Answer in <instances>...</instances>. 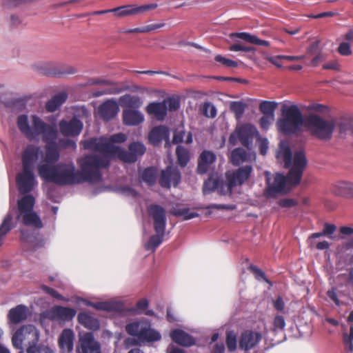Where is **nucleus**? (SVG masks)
Masks as SVG:
<instances>
[{"label":"nucleus","mask_w":353,"mask_h":353,"mask_svg":"<svg viewBox=\"0 0 353 353\" xmlns=\"http://www.w3.org/2000/svg\"><path fill=\"white\" fill-rule=\"evenodd\" d=\"M17 123L20 132L29 141H37L41 136L43 141L47 144L45 154L37 166L38 174L43 181L59 185L101 181V170L108 168L107 158H99L97 154L85 155L77 160L80 171L76 170L73 163L55 165L60 157L58 148L54 145L57 139L56 127L44 122L36 114L30 117V121L28 115L21 114L17 117Z\"/></svg>","instance_id":"f257e3e1"},{"label":"nucleus","mask_w":353,"mask_h":353,"mask_svg":"<svg viewBox=\"0 0 353 353\" xmlns=\"http://www.w3.org/2000/svg\"><path fill=\"white\" fill-rule=\"evenodd\" d=\"M126 135L123 133L113 134L110 138L100 137L92 138L83 141V147L85 149L98 152L99 158H107L108 165L110 158H118L122 161L132 163L142 156L145 152V145L139 142H134L129 145V151L121 149L117 145L125 141Z\"/></svg>","instance_id":"f03ea898"},{"label":"nucleus","mask_w":353,"mask_h":353,"mask_svg":"<svg viewBox=\"0 0 353 353\" xmlns=\"http://www.w3.org/2000/svg\"><path fill=\"white\" fill-rule=\"evenodd\" d=\"M125 331L134 337L132 345H139L159 341L161 339L160 332L152 328L149 321H139L130 323L125 326Z\"/></svg>","instance_id":"7ed1b4c3"},{"label":"nucleus","mask_w":353,"mask_h":353,"mask_svg":"<svg viewBox=\"0 0 353 353\" xmlns=\"http://www.w3.org/2000/svg\"><path fill=\"white\" fill-rule=\"evenodd\" d=\"M302 113L296 105L283 106L282 117L276 123L278 130L285 135L297 133L303 125Z\"/></svg>","instance_id":"20e7f679"},{"label":"nucleus","mask_w":353,"mask_h":353,"mask_svg":"<svg viewBox=\"0 0 353 353\" xmlns=\"http://www.w3.org/2000/svg\"><path fill=\"white\" fill-rule=\"evenodd\" d=\"M34 198L32 196H24L18 201L17 219L25 225L35 229L43 228L39 216L34 211Z\"/></svg>","instance_id":"39448f33"},{"label":"nucleus","mask_w":353,"mask_h":353,"mask_svg":"<svg viewBox=\"0 0 353 353\" xmlns=\"http://www.w3.org/2000/svg\"><path fill=\"white\" fill-rule=\"evenodd\" d=\"M305 124L312 135L317 139L322 141H329L332 139L335 128L333 119L327 121L317 114H311L306 117Z\"/></svg>","instance_id":"423d86ee"},{"label":"nucleus","mask_w":353,"mask_h":353,"mask_svg":"<svg viewBox=\"0 0 353 353\" xmlns=\"http://www.w3.org/2000/svg\"><path fill=\"white\" fill-rule=\"evenodd\" d=\"M39 341V332L33 325H23L17 329L12 336L14 347L19 350V353H24L23 346H34Z\"/></svg>","instance_id":"0eeeda50"},{"label":"nucleus","mask_w":353,"mask_h":353,"mask_svg":"<svg viewBox=\"0 0 353 353\" xmlns=\"http://www.w3.org/2000/svg\"><path fill=\"white\" fill-rule=\"evenodd\" d=\"M307 161L303 150H299L294 152L293 163L285 176L288 183L292 186L298 185L301 181L303 171L305 170Z\"/></svg>","instance_id":"6e6552de"},{"label":"nucleus","mask_w":353,"mask_h":353,"mask_svg":"<svg viewBox=\"0 0 353 353\" xmlns=\"http://www.w3.org/2000/svg\"><path fill=\"white\" fill-rule=\"evenodd\" d=\"M253 168L251 165L239 167L236 170L225 172L226 185L230 194L234 188L241 186L248 181L252 176Z\"/></svg>","instance_id":"1a4fd4ad"},{"label":"nucleus","mask_w":353,"mask_h":353,"mask_svg":"<svg viewBox=\"0 0 353 353\" xmlns=\"http://www.w3.org/2000/svg\"><path fill=\"white\" fill-rule=\"evenodd\" d=\"M77 314L72 307L55 305L41 314L42 319H49L59 323H65L72 320Z\"/></svg>","instance_id":"9d476101"},{"label":"nucleus","mask_w":353,"mask_h":353,"mask_svg":"<svg viewBox=\"0 0 353 353\" xmlns=\"http://www.w3.org/2000/svg\"><path fill=\"white\" fill-rule=\"evenodd\" d=\"M45 154L38 145L30 144L24 149L22 157V167L26 169L34 170L36 163L41 161L42 157Z\"/></svg>","instance_id":"9b49d317"},{"label":"nucleus","mask_w":353,"mask_h":353,"mask_svg":"<svg viewBox=\"0 0 353 353\" xmlns=\"http://www.w3.org/2000/svg\"><path fill=\"white\" fill-rule=\"evenodd\" d=\"M16 181L20 193L25 194L31 192L38 184L34 170L23 168L19 173Z\"/></svg>","instance_id":"f8f14e48"},{"label":"nucleus","mask_w":353,"mask_h":353,"mask_svg":"<svg viewBox=\"0 0 353 353\" xmlns=\"http://www.w3.org/2000/svg\"><path fill=\"white\" fill-rule=\"evenodd\" d=\"M148 212L149 216L153 220L155 232L159 233L165 232L166 226L165 210L161 205L152 204L148 207Z\"/></svg>","instance_id":"ddd939ff"},{"label":"nucleus","mask_w":353,"mask_h":353,"mask_svg":"<svg viewBox=\"0 0 353 353\" xmlns=\"http://www.w3.org/2000/svg\"><path fill=\"white\" fill-rule=\"evenodd\" d=\"M262 340L261 333L252 330H244L239 339V348L244 351L254 349Z\"/></svg>","instance_id":"4468645a"},{"label":"nucleus","mask_w":353,"mask_h":353,"mask_svg":"<svg viewBox=\"0 0 353 353\" xmlns=\"http://www.w3.org/2000/svg\"><path fill=\"white\" fill-rule=\"evenodd\" d=\"M235 134L241 143L248 149L251 148L254 138L259 135L256 127L248 123L236 128Z\"/></svg>","instance_id":"2eb2a0df"},{"label":"nucleus","mask_w":353,"mask_h":353,"mask_svg":"<svg viewBox=\"0 0 353 353\" xmlns=\"http://www.w3.org/2000/svg\"><path fill=\"white\" fill-rule=\"evenodd\" d=\"M77 353H101L100 344L94 340L92 333L84 334L79 339Z\"/></svg>","instance_id":"dca6fc26"},{"label":"nucleus","mask_w":353,"mask_h":353,"mask_svg":"<svg viewBox=\"0 0 353 353\" xmlns=\"http://www.w3.org/2000/svg\"><path fill=\"white\" fill-rule=\"evenodd\" d=\"M268 188L265 191V195L268 198L275 197L279 193L284 191L288 180L283 174L276 173L274 177V181L270 183L269 179H268Z\"/></svg>","instance_id":"f3484780"},{"label":"nucleus","mask_w":353,"mask_h":353,"mask_svg":"<svg viewBox=\"0 0 353 353\" xmlns=\"http://www.w3.org/2000/svg\"><path fill=\"white\" fill-rule=\"evenodd\" d=\"M157 8V3L146 4L141 6L135 7L132 5L124 6L112 9V12L117 17H123L128 15H134L138 13H142Z\"/></svg>","instance_id":"a211bd4d"},{"label":"nucleus","mask_w":353,"mask_h":353,"mask_svg":"<svg viewBox=\"0 0 353 353\" xmlns=\"http://www.w3.org/2000/svg\"><path fill=\"white\" fill-rule=\"evenodd\" d=\"M59 128L61 133L65 137H74L79 135L83 128L82 122L73 118L71 120H62L59 122Z\"/></svg>","instance_id":"6ab92c4d"},{"label":"nucleus","mask_w":353,"mask_h":353,"mask_svg":"<svg viewBox=\"0 0 353 353\" xmlns=\"http://www.w3.org/2000/svg\"><path fill=\"white\" fill-rule=\"evenodd\" d=\"M181 180V173L177 168L168 166L162 171L159 183L162 187L169 188L172 185L176 186Z\"/></svg>","instance_id":"aec40b11"},{"label":"nucleus","mask_w":353,"mask_h":353,"mask_svg":"<svg viewBox=\"0 0 353 353\" xmlns=\"http://www.w3.org/2000/svg\"><path fill=\"white\" fill-rule=\"evenodd\" d=\"M88 305L92 306L99 310L108 312H121L125 310V303L122 300L114 299L108 301L96 303L88 302Z\"/></svg>","instance_id":"412c9836"},{"label":"nucleus","mask_w":353,"mask_h":353,"mask_svg":"<svg viewBox=\"0 0 353 353\" xmlns=\"http://www.w3.org/2000/svg\"><path fill=\"white\" fill-rule=\"evenodd\" d=\"M74 333L70 328L64 329L58 339V344L62 353H71L74 349Z\"/></svg>","instance_id":"4be33fe9"},{"label":"nucleus","mask_w":353,"mask_h":353,"mask_svg":"<svg viewBox=\"0 0 353 353\" xmlns=\"http://www.w3.org/2000/svg\"><path fill=\"white\" fill-rule=\"evenodd\" d=\"M28 315V307L24 305H18L9 310L8 319L10 323L17 325L26 321Z\"/></svg>","instance_id":"5701e85b"},{"label":"nucleus","mask_w":353,"mask_h":353,"mask_svg":"<svg viewBox=\"0 0 353 353\" xmlns=\"http://www.w3.org/2000/svg\"><path fill=\"white\" fill-rule=\"evenodd\" d=\"M119 111V107L117 101L108 100L103 103L99 108V112L104 120H110L114 117Z\"/></svg>","instance_id":"b1692460"},{"label":"nucleus","mask_w":353,"mask_h":353,"mask_svg":"<svg viewBox=\"0 0 353 353\" xmlns=\"http://www.w3.org/2000/svg\"><path fill=\"white\" fill-rule=\"evenodd\" d=\"M215 160L216 155L212 152L208 150L203 151L199 159L197 166L198 173L201 174L206 173Z\"/></svg>","instance_id":"393cba45"},{"label":"nucleus","mask_w":353,"mask_h":353,"mask_svg":"<svg viewBox=\"0 0 353 353\" xmlns=\"http://www.w3.org/2000/svg\"><path fill=\"white\" fill-rule=\"evenodd\" d=\"M148 114L153 115L157 119L162 121L167 115V107L164 101L152 102L146 107Z\"/></svg>","instance_id":"a878e982"},{"label":"nucleus","mask_w":353,"mask_h":353,"mask_svg":"<svg viewBox=\"0 0 353 353\" xmlns=\"http://www.w3.org/2000/svg\"><path fill=\"white\" fill-rule=\"evenodd\" d=\"M123 123L128 125H138L144 121L143 114L137 110H125L123 112Z\"/></svg>","instance_id":"bb28decb"},{"label":"nucleus","mask_w":353,"mask_h":353,"mask_svg":"<svg viewBox=\"0 0 353 353\" xmlns=\"http://www.w3.org/2000/svg\"><path fill=\"white\" fill-rule=\"evenodd\" d=\"M150 142L156 145L163 140H168L169 131L168 129L163 125L154 127L149 134Z\"/></svg>","instance_id":"cd10ccee"},{"label":"nucleus","mask_w":353,"mask_h":353,"mask_svg":"<svg viewBox=\"0 0 353 353\" xmlns=\"http://www.w3.org/2000/svg\"><path fill=\"white\" fill-rule=\"evenodd\" d=\"M170 337L174 342L182 346L190 347L194 344V339L181 330L176 329L171 332Z\"/></svg>","instance_id":"c85d7f7f"},{"label":"nucleus","mask_w":353,"mask_h":353,"mask_svg":"<svg viewBox=\"0 0 353 353\" xmlns=\"http://www.w3.org/2000/svg\"><path fill=\"white\" fill-rule=\"evenodd\" d=\"M332 192L337 196L353 198V183L348 181H339L333 185Z\"/></svg>","instance_id":"c756f323"},{"label":"nucleus","mask_w":353,"mask_h":353,"mask_svg":"<svg viewBox=\"0 0 353 353\" xmlns=\"http://www.w3.org/2000/svg\"><path fill=\"white\" fill-rule=\"evenodd\" d=\"M230 37H237L243 39V41L248 43L255 44L257 46L269 47L270 45L268 41L260 39L256 36L245 32L232 33L230 34Z\"/></svg>","instance_id":"7c9ffc66"},{"label":"nucleus","mask_w":353,"mask_h":353,"mask_svg":"<svg viewBox=\"0 0 353 353\" xmlns=\"http://www.w3.org/2000/svg\"><path fill=\"white\" fill-rule=\"evenodd\" d=\"M79 323L83 327L92 330H97L99 328V321L85 312H80L77 316Z\"/></svg>","instance_id":"2f4dec72"},{"label":"nucleus","mask_w":353,"mask_h":353,"mask_svg":"<svg viewBox=\"0 0 353 353\" xmlns=\"http://www.w3.org/2000/svg\"><path fill=\"white\" fill-rule=\"evenodd\" d=\"M221 176L218 174H211L204 183L203 192L204 194H210L215 190H219Z\"/></svg>","instance_id":"473e14b6"},{"label":"nucleus","mask_w":353,"mask_h":353,"mask_svg":"<svg viewBox=\"0 0 353 353\" xmlns=\"http://www.w3.org/2000/svg\"><path fill=\"white\" fill-rule=\"evenodd\" d=\"M119 101L121 106L132 108H138L143 103V101L139 97L129 94L121 96Z\"/></svg>","instance_id":"72a5a7b5"},{"label":"nucleus","mask_w":353,"mask_h":353,"mask_svg":"<svg viewBox=\"0 0 353 353\" xmlns=\"http://www.w3.org/2000/svg\"><path fill=\"white\" fill-rule=\"evenodd\" d=\"M14 209H10L5 216L0 225V246L2 245L3 239L13 227L12 216Z\"/></svg>","instance_id":"f704fd0d"},{"label":"nucleus","mask_w":353,"mask_h":353,"mask_svg":"<svg viewBox=\"0 0 353 353\" xmlns=\"http://www.w3.org/2000/svg\"><path fill=\"white\" fill-rule=\"evenodd\" d=\"M67 94L61 92L54 96L46 103V109L49 112H54L57 110L67 99Z\"/></svg>","instance_id":"c9c22d12"},{"label":"nucleus","mask_w":353,"mask_h":353,"mask_svg":"<svg viewBox=\"0 0 353 353\" xmlns=\"http://www.w3.org/2000/svg\"><path fill=\"white\" fill-rule=\"evenodd\" d=\"M247 160L246 151L241 148L234 149L231 152V163L235 166H239Z\"/></svg>","instance_id":"e433bc0d"},{"label":"nucleus","mask_w":353,"mask_h":353,"mask_svg":"<svg viewBox=\"0 0 353 353\" xmlns=\"http://www.w3.org/2000/svg\"><path fill=\"white\" fill-rule=\"evenodd\" d=\"M21 232L23 240L30 242L34 247L37 248L43 245V240L38 234L37 235H35L34 233L30 234L28 230H22Z\"/></svg>","instance_id":"4c0bfd02"},{"label":"nucleus","mask_w":353,"mask_h":353,"mask_svg":"<svg viewBox=\"0 0 353 353\" xmlns=\"http://www.w3.org/2000/svg\"><path fill=\"white\" fill-rule=\"evenodd\" d=\"M165 232L162 233L156 232L155 235H152L149 241L145 243V248L148 250L154 251L163 242Z\"/></svg>","instance_id":"58836bf2"},{"label":"nucleus","mask_w":353,"mask_h":353,"mask_svg":"<svg viewBox=\"0 0 353 353\" xmlns=\"http://www.w3.org/2000/svg\"><path fill=\"white\" fill-rule=\"evenodd\" d=\"M178 163L181 167H185L190 161L189 151L181 145H179L176 150Z\"/></svg>","instance_id":"ea45409f"},{"label":"nucleus","mask_w":353,"mask_h":353,"mask_svg":"<svg viewBox=\"0 0 353 353\" xmlns=\"http://www.w3.org/2000/svg\"><path fill=\"white\" fill-rule=\"evenodd\" d=\"M157 172L154 168H148L141 174V181L145 182L149 185L154 184L157 179Z\"/></svg>","instance_id":"a19ab883"},{"label":"nucleus","mask_w":353,"mask_h":353,"mask_svg":"<svg viewBox=\"0 0 353 353\" xmlns=\"http://www.w3.org/2000/svg\"><path fill=\"white\" fill-rule=\"evenodd\" d=\"M172 214L176 216H182L185 220H189L199 216V214L194 211H190L189 208H174Z\"/></svg>","instance_id":"79ce46f5"},{"label":"nucleus","mask_w":353,"mask_h":353,"mask_svg":"<svg viewBox=\"0 0 353 353\" xmlns=\"http://www.w3.org/2000/svg\"><path fill=\"white\" fill-rule=\"evenodd\" d=\"M276 107V102L263 101L259 105V110L263 114L274 116Z\"/></svg>","instance_id":"37998d69"},{"label":"nucleus","mask_w":353,"mask_h":353,"mask_svg":"<svg viewBox=\"0 0 353 353\" xmlns=\"http://www.w3.org/2000/svg\"><path fill=\"white\" fill-rule=\"evenodd\" d=\"M245 108L246 104L241 101H232L230 103V108L231 111L234 112L237 119L242 117Z\"/></svg>","instance_id":"c03bdc74"},{"label":"nucleus","mask_w":353,"mask_h":353,"mask_svg":"<svg viewBox=\"0 0 353 353\" xmlns=\"http://www.w3.org/2000/svg\"><path fill=\"white\" fill-rule=\"evenodd\" d=\"M281 152L283 159L285 163V168H290L292 163H293L292 154L290 150V148L288 145H281Z\"/></svg>","instance_id":"a18cd8bd"},{"label":"nucleus","mask_w":353,"mask_h":353,"mask_svg":"<svg viewBox=\"0 0 353 353\" xmlns=\"http://www.w3.org/2000/svg\"><path fill=\"white\" fill-rule=\"evenodd\" d=\"M225 343L227 348L230 352H233L236 349V336L234 331L227 332Z\"/></svg>","instance_id":"49530a36"},{"label":"nucleus","mask_w":353,"mask_h":353,"mask_svg":"<svg viewBox=\"0 0 353 353\" xmlns=\"http://www.w3.org/2000/svg\"><path fill=\"white\" fill-rule=\"evenodd\" d=\"M26 353H54V352L48 345H36L34 346L28 347Z\"/></svg>","instance_id":"de8ad7c7"},{"label":"nucleus","mask_w":353,"mask_h":353,"mask_svg":"<svg viewBox=\"0 0 353 353\" xmlns=\"http://www.w3.org/2000/svg\"><path fill=\"white\" fill-rule=\"evenodd\" d=\"M201 109L202 113L207 117L213 118L216 114V109L215 106L210 102L204 103L201 105Z\"/></svg>","instance_id":"09e8293b"},{"label":"nucleus","mask_w":353,"mask_h":353,"mask_svg":"<svg viewBox=\"0 0 353 353\" xmlns=\"http://www.w3.org/2000/svg\"><path fill=\"white\" fill-rule=\"evenodd\" d=\"M229 50L231 51H243L245 52H252L254 54L256 48L252 46H247L241 43H234L230 46Z\"/></svg>","instance_id":"8fccbe9b"},{"label":"nucleus","mask_w":353,"mask_h":353,"mask_svg":"<svg viewBox=\"0 0 353 353\" xmlns=\"http://www.w3.org/2000/svg\"><path fill=\"white\" fill-rule=\"evenodd\" d=\"M249 270L254 274L255 278L258 280L262 279L267 283H270V281L267 279L265 274L261 269L254 265L249 266Z\"/></svg>","instance_id":"3c124183"},{"label":"nucleus","mask_w":353,"mask_h":353,"mask_svg":"<svg viewBox=\"0 0 353 353\" xmlns=\"http://www.w3.org/2000/svg\"><path fill=\"white\" fill-rule=\"evenodd\" d=\"M163 101L166 105L167 110L172 112L179 108V101L175 98H168L164 99Z\"/></svg>","instance_id":"603ef678"},{"label":"nucleus","mask_w":353,"mask_h":353,"mask_svg":"<svg viewBox=\"0 0 353 353\" xmlns=\"http://www.w3.org/2000/svg\"><path fill=\"white\" fill-rule=\"evenodd\" d=\"M337 51L342 56H349L352 53L350 44L347 42L341 43L338 47Z\"/></svg>","instance_id":"864d4df0"},{"label":"nucleus","mask_w":353,"mask_h":353,"mask_svg":"<svg viewBox=\"0 0 353 353\" xmlns=\"http://www.w3.org/2000/svg\"><path fill=\"white\" fill-rule=\"evenodd\" d=\"M327 297L333 301L336 306H340L342 302L339 300L336 290L334 288L329 290L326 293Z\"/></svg>","instance_id":"5fc2aeb1"},{"label":"nucleus","mask_w":353,"mask_h":353,"mask_svg":"<svg viewBox=\"0 0 353 353\" xmlns=\"http://www.w3.org/2000/svg\"><path fill=\"white\" fill-rule=\"evenodd\" d=\"M343 341L350 351H353V325L350 327V334L343 335Z\"/></svg>","instance_id":"6e6d98bb"},{"label":"nucleus","mask_w":353,"mask_h":353,"mask_svg":"<svg viewBox=\"0 0 353 353\" xmlns=\"http://www.w3.org/2000/svg\"><path fill=\"white\" fill-rule=\"evenodd\" d=\"M274 116L263 114L259 121L261 128L264 130H267L270 127L271 122L274 120Z\"/></svg>","instance_id":"4d7b16f0"},{"label":"nucleus","mask_w":353,"mask_h":353,"mask_svg":"<svg viewBox=\"0 0 353 353\" xmlns=\"http://www.w3.org/2000/svg\"><path fill=\"white\" fill-rule=\"evenodd\" d=\"M285 327V321L283 316L277 315L274 319V329L283 330Z\"/></svg>","instance_id":"13d9d810"},{"label":"nucleus","mask_w":353,"mask_h":353,"mask_svg":"<svg viewBox=\"0 0 353 353\" xmlns=\"http://www.w3.org/2000/svg\"><path fill=\"white\" fill-rule=\"evenodd\" d=\"M298 204L297 201L294 199L285 198L280 199L279 201V205L281 208H292L296 206Z\"/></svg>","instance_id":"bf43d9fd"},{"label":"nucleus","mask_w":353,"mask_h":353,"mask_svg":"<svg viewBox=\"0 0 353 353\" xmlns=\"http://www.w3.org/2000/svg\"><path fill=\"white\" fill-rule=\"evenodd\" d=\"M119 191L121 194L127 196L136 197L138 194L134 189L128 186L121 188Z\"/></svg>","instance_id":"052dcab7"},{"label":"nucleus","mask_w":353,"mask_h":353,"mask_svg":"<svg viewBox=\"0 0 353 353\" xmlns=\"http://www.w3.org/2000/svg\"><path fill=\"white\" fill-rule=\"evenodd\" d=\"M43 290L48 293V294L51 295L52 297L59 299V300H65L63 296H62L58 292L54 290L52 288H50L47 286H43Z\"/></svg>","instance_id":"680f3d73"},{"label":"nucleus","mask_w":353,"mask_h":353,"mask_svg":"<svg viewBox=\"0 0 353 353\" xmlns=\"http://www.w3.org/2000/svg\"><path fill=\"white\" fill-rule=\"evenodd\" d=\"M90 85H112L113 82L108 79H91L89 81Z\"/></svg>","instance_id":"e2e57ef3"},{"label":"nucleus","mask_w":353,"mask_h":353,"mask_svg":"<svg viewBox=\"0 0 353 353\" xmlns=\"http://www.w3.org/2000/svg\"><path fill=\"white\" fill-rule=\"evenodd\" d=\"M273 306L275 310L282 312L285 307V303L281 296H279L276 300L273 301Z\"/></svg>","instance_id":"0e129e2a"},{"label":"nucleus","mask_w":353,"mask_h":353,"mask_svg":"<svg viewBox=\"0 0 353 353\" xmlns=\"http://www.w3.org/2000/svg\"><path fill=\"white\" fill-rule=\"evenodd\" d=\"M307 54L310 55H315L319 53V42L314 41L307 48Z\"/></svg>","instance_id":"69168bd1"},{"label":"nucleus","mask_w":353,"mask_h":353,"mask_svg":"<svg viewBox=\"0 0 353 353\" xmlns=\"http://www.w3.org/2000/svg\"><path fill=\"white\" fill-rule=\"evenodd\" d=\"M323 69L333 70L338 71L340 70V65L336 61L334 60L324 64L323 65Z\"/></svg>","instance_id":"338daca9"},{"label":"nucleus","mask_w":353,"mask_h":353,"mask_svg":"<svg viewBox=\"0 0 353 353\" xmlns=\"http://www.w3.org/2000/svg\"><path fill=\"white\" fill-rule=\"evenodd\" d=\"M336 230V226L334 224L330 223H325L323 227V234L326 236H329L332 234Z\"/></svg>","instance_id":"774afa93"}]
</instances>
